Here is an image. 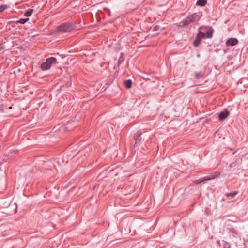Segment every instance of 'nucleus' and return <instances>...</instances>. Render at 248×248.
Listing matches in <instances>:
<instances>
[{
    "label": "nucleus",
    "mask_w": 248,
    "mask_h": 248,
    "mask_svg": "<svg viewBox=\"0 0 248 248\" xmlns=\"http://www.w3.org/2000/svg\"><path fill=\"white\" fill-rule=\"evenodd\" d=\"M75 28V26L72 23H65L59 26L57 30L59 32H68Z\"/></svg>",
    "instance_id": "nucleus-1"
},
{
    "label": "nucleus",
    "mask_w": 248,
    "mask_h": 248,
    "mask_svg": "<svg viewBox=\"0 0 248 248\" xmlns=\"http://www.w3.org/2000/svg\"><path fill=\"white\" fill-rule=\"evenodd\" d=\"M199 19V16L196 13H194L187 16V17L185 18L184 21L186 24H189L193 22L198 21Z\"/></svg>",
    "instance_id": "nucleus-2"
},
{
    "label": "nucleus",
    "mask_w": 248,
    "mask_h": 248,
    "mask_svg": "<svg viewBox=\"0 0 248 248\" xmlns=\"http://www.w3.org/2000/svg\"><path fill=\"white\" fill-rule=\"evenodd\" d=\"M199 30L206 31V34H205L206 38H212L214 32V30L212 27L201 26L199 28Z\"/></svg>",
    "instance_id": "nucleus-3"
},
{
    "label": "nucleus",
    "mask_w": 248,
    "mask_h": 248,
    "mask_svg": "<svg viewBox=\"0 0 248 248\" xmlns=\"http://www.w3.org/2000/svg\"><path fill=\"white\" fill-rule=\"evenodd\" d=\"M238 43V40L234 38H231L228 39L226 42L227 46H233Z\"/></svg>",
    "instance_id": "nucleus-4"
},
{
    "label": "nucleus",
    "mask_w": 248,
    "mask_h": 248,
    "mask_svg": "<svg viewBox=\"0 0 248 248\" xmlns=\"http://www.w3.org/2000/svg\"><path fill=\"white\" fill-rule=\"evenodd\" d=\"M229 115V112L226 109L219 114V119L221 121L225 120Z\"/></svg>",
    "instance_id": "nucleus-5"
},
{
    "label": "nucleus",
    "mask_w": 248,
    "mask_h": 248,
    "mask_svg": "<svg viewBox=\"0 0 248 248\" xmlns=\"http://www.w3.org/2000/svg\"><path fill=\"white\" fill-rule=\"evenodd\" d=\"M41 68L42 70H47L51 68V65H49L48 63H47V62L46 61L42 63L41 65Z\"/></svg>",
    "instance_id": "nucleus-6"
},
{
    "label": "nucleus",
    "mask_w": 248,
    "mask_h": 248,
    "mask_svg": "<svg viewBox=\"0 0 248 248\" xmlns=\"http://www.w3.org/2000/svg\"><path fill=\"white\" fill-rule=\"evenodd\" d=\"M217 176H212V177H210V176H208V177H206L205 179L202 180H196L195 181V183L197 184H200L201 183V182H202L204 181H207V180H212V179H215V178H216Z\"/></svg>",
    "instance_id": "nucleus-7"
},
{
    "label": "nucleus",
    "mask_w": 248,
    "mask_h": 248,
    "mask_svg": "<svg viewBox=\"0 0 248 248\" xmlns=\"http://www.w3.org/2000/svg\"><path fill=\"white\" fill-rule=\"evenodd\" d=\"M205 36V34L204 32H202L201 31H199L195 39H197L200 42L201 40L203 39Z\"/></svg>",
    "instance_id": "nucleus-8"
},
{
    "label": "nucleus",
    "mask_w": 248,
    "mask_h": 248,
    "mask_svg": "<svg viewBox=\"0 0 248 248\" xmlns=\"http://www.w3.org/2000/svg\"><path fill=\"white\" fill-rule=\"evenodd\" d=\"M56 59L54 57H50L46 59V61L49 65L51 66L52 64L55 63L56 62Z\"/></svg>",
    "instance_id": "nucleus-9"
},
{
    "label": "nucleus",
    "mask_w": 248,
    "mask_h": 248,
    "mask_svg": "<svg viewBox=\"0 0 248 248\" xmlns=\"http://www.w3.org/2000/svg\"><path fill=\"white\" fill-rule=\"evenodd\" d=\"M207 3L206 0H198L196 4L198 6H203L205 5Z\"/></svg>",
    "instance_id": "nucleus-10"
},
{
    "label": "nucleus",
    "mask_w": 248,
    "mask_h": 248,
    "mask_svg": "<svg viewBox=\"0 0 248 248\" xmlns=\"http://www.w3.org/2000/svg\"><path fill=\"white\" fill-rule=\"evenodd\" d=\"M124 85L125 87L127 88H130L132 86V81L131 80H126L124 82Z\"/></svg>",
    "instance_id": "nucleus-11"
},
{
    "label": "nucleus",
    "mask_w": 248,
    "mask_h": 248,
    "mask_svg": "<svg viewBox=\"0 0 248 248\" xmlns=\"http://www.w3.org/2000/svg\"><path fill=\"white\" fill-rule=\"evenodd\" d=\"M140 133H136V135L135 136V144H138L140 143V141L141 139L140 138Z\"/></svg>",
    "instance_id": "nucleus-12"
},
{
    "label": "nucleus",
    "mask_w": 248,
    "mask_h": 248,
    "mask_svg": "<svg viewBox=\"0 0 248 248\" xmlns=\"http://www.w3.org/2000/svg\"><path fill=\"white\" fill-rule=\"evenodd\" d=\"M238 194L237 191H234L232 193H229L226 194V196L228 197H230L231 199L233 198L235 196Z\"/></svg>",
    "instance_id": "nucleus-13"
},
{
    "label": "nucleus",
    "mask_w": 248,
    "mask_h": 248,
    "mask_svg": "<svg viewBox=\"0 0 248 248\" xmlns=\"http://www.w3.org/2000/svg\"><path fill=\"white\" fill-rule=\"evenodd\" d=\"M33 9H29L28 11H27L26 12H25L24 13V16H31V15L32 14V13H33Z\"/></svg>",
    "instance_id": "nucleus-14"
},
{
    "label": "nucleus",
    "mask_w": 248,
    "mask_h": 248,
    "mask_svg": "<svg viewBox=\"0 0 248 248\" xmlns=\"http://www.w3.org/2000/svg\"><path fill=\"white\" fill-rule=\"evenodd\" d=\"M8 6L7 5H0V13L3 12L4 10L8 8Z\"/></svg>",
    "instance_id": "nucleus-15"
},
{
    "label": "nucleus",
    "mask_w": 248,
    "mask_h": 248,
    "mask_svg": "<svg viewBox=\"0 0 248 248\" xmlns=\"http://www.w3.org/2000/svg\"><path fill=\"white\" fill-rule=\"evenodd\" d=\"M203 74L202 72H196L195 73V77L197 79L200 78L203 76Z\"/></svg>",
    "instance_id": "nucleus-16"
},
{
    "label": "nucleus",
    "mask_w": 248,
    "mask_h": 248,
    "mask_svg": "<svg viewBox=\"0 0 248 248\" xmlns=\"http://www.w3.org/2000/svg\"><path fill=\"white\" fill-rule=\"evenodd\" d=\"M28 20H29L28 18H24V19L22 18V19H20L19 20L17 21V22L22 24H24L26 22H27Z\"/></svg>",
    "instance_id": "nucleus-17"
},
{
    "label": "nucleus",
    "mask_w": 248,
    "mask_h": 248,
    "mask_svg": "<svg viewBox=\"0 0 248 248\" xmlns=\"http://www.w3.org/2000/svg\"><path fill=\"white\" fill-rule=\"evenodd\" d=\"M200 42L199 40H198L197 39H195L193 42V45L194 46H196L199 45Z\"/></svg>",
    "instance_id": "nucleus-18"
},
{
    "label": "nucleus",
    "mask_w": 248,
    "mask_h": 248,
    "mask_svg": "<svg viewBox=\"0 0 248 248\" xmlns=\"http://www.w3.org/2000/svg\"><path fill=\"white\" fill-rule=\"evenodd\" d=\"M199 56H200L199 54L197 55V57H199Z\"/></svg>",
    "instance_id": "nucleus-19"
}]
</instances>
